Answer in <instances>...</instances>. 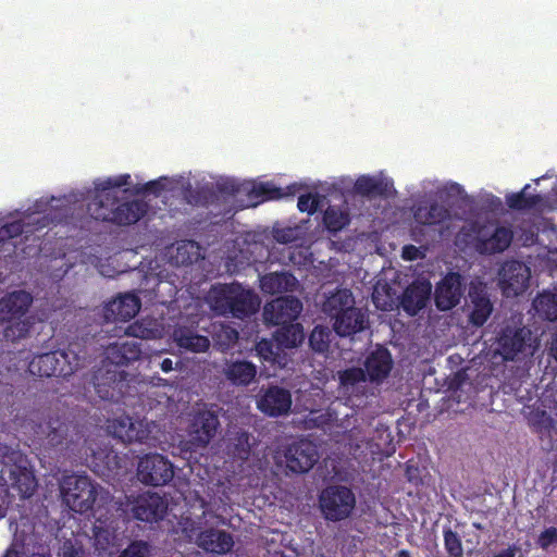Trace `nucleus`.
<instances>
[{
    "mask_svg": "<svg viewBox=\"0 0 557 557\" xmlns=\"http://www.w3.org/2000/svg\"><path fill=\"white\" fill-rule=\"evenodd\" d=\"M535 314L547 321L557 320V295L552 292L540 293L532 301Z\"/></svg>",
    "mask_w": 557,
    "mask_h": 557,
    "instance_id": "34",
    "label": "nucleus"
},
{
    "mask_svg": "<svg viewBox=\"0 0 557 557\" xmlns=\"http://www.w3.org/2000/svg\"><path fill=\"white\" fill-rule=\"evenodd\" d=\"M533 426L535 428L536 432L549 433L554 428V421L550 416H548L545 411H542L539 416V419L533 422Z\"/></svg>",
    "mask_w": 557,
    "mask_h": 557,
    "instance_id": "50",
    "label": "nucleus"
},
{
    "mask_svg": "<svg viewBox=\"0 0 557 557\" xmlns=\"http://www.w3.org/2000/svg\"><path fill=\"white\" fill-rule=\"evenodd\" d=\"M188 247H193L191 242L183 243L182 245H178V247L176 249L177 250V256L175 257L177 263L187 264V263H191L193 262V259H191V257L189 255L185 256V253L187 252V248Z\"/></svg>",
    "mask_w": 557,
    "mask_h": 557,
    "instance_id": "54",
    "label": "nucleus"
},
{
    "mask_svg": "<svg viewBox=\"0 0 557 557\" xmlns=\"http://www.w3.org/2000/svg\"><path fill=\"white\" fill-rule=\"evenodd\" d=\"M319 507L326 521H343L349 518L355 510L356 495L348 486L329 485L319 495Z\"/></svg>",
    "mask_w": 557,
    "mask_h": 557,
    "instance_id": "5",
    "label": "nucleus"
},
{
    "mask_svg": "<svg viewBox=\"0 0 557 557\" xmlns=\"http://www.w3.org/2000/svg\"><path fill=\"white\" fill-rule=\"evenodd\" d=\"M355 189L359 195L367 197L384 196L387 191V184L382 180L363 175L356 181Z\"/></svg>",
    "mask_w": 557,
    "mask_h": 557,
    "instance_id": "38",
    "label": "nucleus"
},
{
    "mask_svg": "<svg viewBox=\"0 0 557 557\" xmlns=\"http://www.w3.org/2000/svg\"><path fill=\"white\" fill-rule=\"evenodd\" d=\"M69 431V422L59 414L49 416L47 420L38 423L35 429V433L41 440H46L47 444L51 447L62 444L67 437Z\"/></svg>",
    "mask_w": 557,
    "mask_h": 557,
    "instance_id": "24",
    "label": "nucleus"
},
{
    "mask_svg": "<svg viewBox=\"0 0 557 557\" xmlns=\"http://www.w3.org/2000/svg\"><path fill=\"white\" fill-rule=\"evenodd\" d=\"M331 331L326 326L317 325L309 335V346L315 352H326L330 348Z\"/></svg>",
    "mask_w": 557,
    "mask_h": 557,
    "instance_id": "40",
    "label": "nucleus"
},
{
    "mask_svg": "<svg viewBox=\"0 0 557 557\" xmlns=\"http://www.w3.org/2000/svg\"><path fill=\"white\" fill-rule=\"evenodd\" d=\"M432 284L429 281H414L406 287L400 298L403 310L413 317L430 301Z\"/></svg>",
    "mask_w": 557,
    "mask_h": 557,
    "instance_id": "20",
    "label": "nucleus"
},
{
    "mask_svg": "<svg viewBox=\"0 0 557 557\" xmlns=\"http://www.w3.org/2000/svg\"><path fill=\"white\" fill-rule=\"evenodd\" d=\"M70 355H74L69 350H54L36 355L29 362V372L41 377H67L73 374L79 367V361L73 356L74 363L70 360Z\"/></svg>",
    "mask_w": 557,
    "mask_h": 557,
    "instance_id": "7",
    "label": "nucleus"
},
{
    "mask_svg": "<svg viewBox=\"0 0 557 557\" xmlns=\"http://www.w3.org/2000/svg\"><path fill=\"white\" fill-rule=\"evenodd\" d=\"M225 333L231 342H235L238 338V333L232 327H227Z\"/></svg>",
    "mask_w": 557,
    "mask_h": 557,
    "instance_id": "64",
    "label": "nucleus"
},
{
    "mask_svg": "<svg viewBox=\"0 0 557 557\" xmlns=\"http://www.w3.org/2000/svg\"><path fill=\"white\" fill-rule=\"evenodd\" d=\"M113 540L114 535L110 530L98 525L94 527V545L96 550L99 553L107 552L113 544Z\"/></svg>",
    "mask_w": 557,
    "mask_h": 557,
    "instance_id": "44",
    "label": "nucleus"
},
{
    "mask_svg": "<svg viewBox=\"0 0 557 557\" xmlns=\"http://www.w3.org/2000/svg\"><path fill=\"white\" fill-rule=\"evenodd\" d=\"M141 343L124 341L109 344L104 349L106 360L113 367H127L141 356Z\"/></svg>",
    "mask_w": 557,
    "mask_h": 557,
    "instance_id": "21",
    "label": "nucleus"
},
{
    "mask_svg": "<svg viewBox=\"0 0 557 557\" xmlns=\"http://www.w3.org/2000/svg\"><path fill=\"white\" fill-rule=\"evenodd\" d=\"M465 308L469 322L474 326H483L493 311L487 284L475 277L470 281L468 293L465 297Z\"/></svg>",
    "mask_w": 557,
    "mask_h": 557,
    "instance_id": "9",
    "label": "nucleus"
},
{
    "mask_svg": "<svg viewBox=\"0 0 557 557\" xmlns=\"http://www.w3.org/2000/svg\"><path fill=\"white\" fill-rule=\"evenodd\" d=\"M444 540H445V547L447 550L448 556L453 557V529L446 528L444 530Z\"/></svg>",
    "mask_w": 557,
    "mask_h": 557,
    "instance_id": "56",
    "label": "nucleus"
},
{
    "mask_svg": "<svg viewBox=\"0 0 557 557\" xmlns=\"http://www.w3.org/2000/svg\"><path fill=\"white\" fill-rule=\"evenodd\" d=\"M8 239L15 238L24 232V222L15 220L2 225Z\"/></svg>",
    "mask_w": 557,
    "mask_h": 557,
    "instance_id": "52",
    "label": "nucleus"
},
{
    "mask_svg": "<svg viewBox=\"0 0 557 557\" xmlns=\"http://www.w3.org/2000/svg\"><path fill=\"white\" fill-rule=\"evenodd\" d=\"M368 326L366 313L357 308L346 307V311L333 319V330L341 337H347L364 331Z\"/></svg>",
    "mask_w": 557,
    "mask_h": 557,
    "instance_id": "22",
    "label": "nucleus"
},
{
    "mask_svg": "<svg viewBox=\"0 0 557 557\" xmlns=\"http://www.w3.org/2000/svg\"><path fill=\"white\" fill-rule=\"evenodd\" d=\"M63 557H84V552L74 546L64 547Z\"/></svg>",
    "mask_w": 557,
    "mask_h": 557,
    "instance_id": "59",
    "label": "nucleus"
},
{
    "mask_svg": "<svg viewBox=\"0 0 557 557\" xmlns=\"http://www.w3.org/2000/svg\"><path fill=\"white\" fill-rule=\"evenodd\" d=\"M174 339L180 348L191 352H205L210 347V341L207 336L199 335L188 327L176 329Z\"/></svg>",
    "mask_w": 557,
    "mask_h": 557,
    "instance_id": "30",
    "label": "nucleus"
},
{
    "mask_svg": "<svg viewBox=\"0 0 557 557\" xmlns=\"http://www.w3.org/2000/svg\"><path fill=\"white\" fill-rule=\"evenodd\" d=\"M219 190L224 194L235 195L238 191V186L233 182H225L219 185Z\"/></svg>",
    "mask_w": 557,
    "mask_h": 557,
    "instance_id": "57",
    "label": "nucleus"
},
{
    "mask_svg": "<svg viewBox=\"0 0 557 557\" xmlns=\"http://www.w3.org/2000/svg\"><path fill=\"white\" fill-rule=\"evenodd\" d=\"M530 187V185H525L523 189L519 193H512L506 196V203L512 210H529L536 207L542 198L540 195H525V190Z\"/></svg>",
    "mask_w": 557,
    "mask_h": 557,
    "instance_id": "39",
    "label": "nucleus"
},
{
    "mask_svg": "<svg viewBox=\"0 0 557 557\" xmlns=\"http://www.w3.org/2000/svg\"><path fill=\"white\" fill-rule=\"evenodd\" d=\"M210 300L216 312L223 315L231 314L237 319L250 317L260 307L259 297L237 282L212 286Z\"/></svg>",
    "mask_w": 557,
    "mask_h": 557,
    "instance_id": "4",
    "label": "nucleus"
},
{
    "mask_svg": "<svg viewBox=\"0 0 557 557\" xmlns=\"http://www.w3.org/2000/svg\"><path fill=\"white\" fill-rule=\"evenodd\" d=\"M256 349L258 355L267 360L271 361L273 364H277L280 368H285L287 366V360L284 357V360H280L277 357L276 342H272L271 339H261L257 343Z\"/></svg>",
    "mask_w": 557,
    "mask_h": 557,
    "instance_id": "41",
    "label": "nucleus"
},
{
    "mask_svg": "<svg viewBox=\"0 0 557 557\" xmlns=\"http://www.w3.org/2000/svg\"><path fill=\"white\" fill-rule=\"evenodd\" d=\"M197 545L208 553L224 555L232 550L234 540L231 533L210 528L198 534Z\"/></svg>",
    "mask_w": 557,
    "mask_h": 557,
    "instance_id": "25",
    "label": "nucleus"
},
{
    "mask_svg": "<svg viewBox=\"0 0 557 557\" xmlns=\"http://www.w3.org/2000/svg\"><path fill=\"white\" fill-rule=\"evenodd\" d=\"M277 325L281 327L274 333L276 349L296 348L304 342L305 333L300 323L289 322Z\"/></svg>",
    "mask_w": 557,
    "mask_h": 557,
    "instance_id": "29",
    "label": "nucleus"
},
{
    "mask_svg": "<svg viewBox=\"0 0 557 557\" xmlns=\"http://www.w3.org/2000/svg\"><path fill=\"white\" fill-rule=\"evenodd\" d=\"M434 302L441 311L453 309V270L450 268H447L443 281L435 287Z\"/></svg>",
    "mask_w": 557,
    "mask_h": 557,
    "instance_id": "35",
    "label": "nucleus"
},
{
    "mask_svg": "<svg viewBox=\"0 0 557 557\" xmlns=\"http://www.w3.org/2000/svg\"><path fill=\"white\" fill-rule=\"evenodd\" d=\"M13 487H15L21 497H30L37 488V480L34 473L26 468H18L13 472Z\"/></svg>",
    "mask_w": 557,
    "mask_h": 557,
    "instance_id": "37",
    "label": "nucleus"
},
{
    "mask_svg": "<svg viewBox=\"0 0 557 557\" xmlns=\"http://www.w3.org/2000/svg\"><path fill=\"white\" fill-rule=\"evenodd\" d=\"M165 181H166L165 177L150 181L145 184L144 191L147 194H152L154 196H159L166 187Z\"/></svg>",
    "mask_w": 557,
    "mask_h": 557,
    "instance_id": "53",
    "label": "nucleus"
},
{
    "mask_svg": "<svg viewBox=\"0 0 557 557\" xmlns=\"http://www.w3.org/2000/svg\"><path fill=\"white\" fill-rule=\"evenodd\" d=\"M220 428L219 416L207 408L195 410L189 418L187 434L195 448H205L214 438Z\"/></svg>",
    "mask_w": 557,
    "mask_h": 557,
    "instance_id": "11",
    "label": "nucleus"
},
{
    "mask_svg": "<svg viewBox=\"0 0 557 557\" xmlns=\"http://www.w3.org/2000/svg\"><path fill=\"white\" fill-rule=\"evenodd\" d=\"M302 311V302L295 296H281L268 302L263 309L267 322L286 324L295 322Z\"/></svg>",
    "mask_w": 557,
    "mask_h": 557,
    "instance_id": "15",
    "label": "nucleus"
},
{
    "mask_svg": "<svg viewBox=\"0 0 557 557\" xmlns=\"http://www.w3.org/2000/svg\"><path fill=\"white\" fill-rule=\"evenodd\" d=\"M251 435L242 429L231 432L227 440V453L234 459L246 461L251 454Z\"/></svg>",
    "mask_w": 557,
    "mask_h": 557,
    "instance_id": "32",
    "label": "nucleus"
},
{
    "mask_svg": "<svg viewBox=\"0 0 557 557\" xmlns=\"http://www.w3.org/2000/svg\"><path fill=\"white\" fill-rule=\"evenodd\" d=\"M350 223L348 211L329 206L323 213V224L330 233H337Z\"/></svg>",
    "mask_w": 557,
    "mask_h": 557,
    "instance_id": "36",
    "label": "nucleus"
},
{
    "mask_svg": "<svg viewBox=\"0 0 557 557\" xmlns=\"http://www.w3.org/2000/svg\"><path fill=\"white\" fill-rule=\"evenodd\" d=\"M160 368L163 372L169 373L173 370V361L170 358H164L160 363Z\"/></svg>",
    "mask_w": 557,
    "mask_h": 557,
    "instance_id": "61",
    "label": "nucleus"
},
{
    "mask_svg": "<svg viewBox=\"0 0 557 557\" xmlns=\"http://www.w3.org/2000/svg\"><path fill=\"white\" fill-rule=\"evenodd\" d=\"M536 543L542 549H547L550 545L557 543V528L549 527L542 531Z\"/></svg>",
    "mask_w": 557,
    "mask_h": 557,
    "instance_id": "48",
    "label": "nucleus"
},
{
    "mask_svg": "<svg viewBox=\"0 0 557 557\" xmlns=\"http://www.w3.org/2000/svg\"><path fill=\"white\" fill-rule=\"evenodd\" d=\"M149 553V544L145 541H133L119 557H146Z\"/></svg>",
    "mask_w": 557,
    "mask_h": 557,
    "instance_id": "47",
    "label": "nucleus"
},
{
    "mask_svg": "<svg viewBox=\"0 0 557 557\" xmlns=\"http://www.w3.org/2000/svg\"><path fill=\"white\" fill-rule=\"evenodd\" d=\"M354 305L355 298L349 289H337L326 298L323 310L333 320L346 311V307H352Z\"/></svg>",
    "mask_w": 557,
    "mask_h": 557,
    "instance_id": "33",
    "label": "nucleus"
},
{
    "mask_svg": "<svg viewBox=\"0 0 557 557\" xmlns=\"http://www.w3.org/2000/svg\"><path fill=\"white\" fill-rule=\"evenodd\" d=\"M129 175L95 184V196L87 205L90 216L97 221L120 226L132 225L147 213V205L140 200L121 201L116 188L127 184Z\"/></svg>",
    "mask_w": 557,
    "mask_h": 557,
    "instance_id": "1",
    "label": "nucleus"
},
{
    "mask_svg": "<svg viewBox=\"0 0 557 557\" xmlns=\"http://www.w3.org/2000/svg\"><path fill=\"white\" fill-rule=\"evenodd\" d=\"M61 495L72 511L86 513L92 509L98 492L87 475L72 474L63 479Z\"/></svg>",
    "mask_w": 557,
    "mask_h": 557,
    "instance_id": "6",
    "label": "nucleus"
},
{
    "mask_svg": "<svg viewBox=\"0 0 557 557\" xmlns=\"http://www.w3.org/2000/svg\"><path fill=\"white\" fill-rule=\"evenodd\" d=\"M8 508V493L4 488H0V519L5 516Z\"/></svg>",
    "mask_w": 557,
    "mask_h": 557,
    "instance_id": "58",
    "label": "nucleus"
},
{
    "mask_svg": "<svg viewBox=\"0 0 557 557\" xmlns=\"http://www.w3.org/2000/svg\"><path fill=\"white\" fill-rule=\"evenodd\" d=\"M499 286L506 297H515L522 294L530 280V269L521 261H506L499 272Z\"/></svg>",
    "mask_w": 557,
    "mask_h": 557,
    "instance_id": "14",
    "label": "nucleus"
},
{
    "mask_svg": "<svg viewBox=\"0 0 557 557\" xmlns=\"http://www.w3.org/2000/svg\"><path fill=\"white\" fill-rule=\"evenodd\" d=\"M414 220L423 225H437L449 218V211L437 202H425L418 206L414 211Z\"/></svg>",
    "mask_w": 557,
    "mask_h": 557,
    "instance_id": "31",
    "label": "nucleus"
},
{
    "mask_svg": "<svg viewBox=\"0 0 557 557\" xmlns=\"http://www.w3.org/2000/svg\"><path fill=\"white\" fill-rule=\"evenodd\" d=\"M33 223L37 225V228H42L49 224V218L48 215H42L41 218L33 219Z\"/></svg>",
    "mask_w": 557,
    "mask_h": 557,
    "instance_id": "62",
    "label": "nucleus"
},
{
    "mask_svg": "<svg viewBox=\"0 0 557 557\" xmlns=\"http://www.w3.org/2000/svg\"><path fill=\"white\" fill-rule=\"evenodd\" d=\"M140 306V299L135 294H122L104 304L102 315L106 322H126L138 313Z\"/></svg>",
    "mask_w": 557,
    "mask_h": 557,
    "instance_id": "18",
    "label": "nucleus"
},
{
    "mask_svg": "<svg viewBox=\"0 0 557 557\" xmlns=\"http://www.w3.org/2000/svg\"><path fill=\"white\" fill-rule=\"evenodd\" d=\"M516 552H517V548L515 546H510V547L503 549L499 553L495 554L494 557H515Z\"/></svg>",
    "mask_w": 557,
    "mask_h": 557,
    "instance_id": "60",
    "label": "nucleus"
},
{
    "mask_svg": "<svg viewBox=\"0 0 557 557\" xmlns=\"http://www.w3.org/2000/svg\"><path fill=\"white\" fill-rule=\"evenodd\" d=\"M20 451L12 445L0 442V463L8 465L15 462L18 458Z\"/></svg>",
    "mask_w": 557,
    "mask_h": 557,
    "instance_id": "49",
    "label": "nucleus"
},
{
    "mask_svg": "<svg viewBox=\"0 0 557 557\" xmlns=\"http://www.w3.org/2000/svg\"><path fill=\"white\" fill-rule=\"evenodd\" d=\"M473 247L480 255L504 252L512 243L513 231L510 226L498 224H478L473 227Z\"/></svg>",
    "mask_w": 557,
    "mask_h": 557,
    "instance_id": "8",
    "label": "nucleus"
},
{
    "mask_svg": "<svg viewBox=\"0 0 557 557\" xmlns=\"http://www.w3.org/2000/svg\"><path fill=\"white\" fill-rule=\"evenodd\" d=\"M296 284V277L287 272H274L260 276V288L264 294L292 292Z\"/></svg>",
    "mask_w": 557,
    "mask_h": 557,
    "instance_id": "28",
    "label": "nucleus"
},
{
    "mask_svg": "<svg viewBox=\"0 0 557 557\" xmlns=\"http://www.w3.org/2000/svg\"><path fill=\"white\" fill-rule=\"evenodd\" d=\"M250 196L264 201L280 199L285 196V194L283 193L282 188L276 187L270 182H267L255 184L250 190Z\"/></svg>",
    "mask_w": 557,
    "mask_h": 557,
    "instance_id": "42",
    "label": "nucleus"
},
{
    "mask_svg": "<svg viewBox=\"0 0 557 557\" xmlns=\"http://www.w3.org/2000/svg\"><path fill=\"white\" fill-rule=\"evenodd\" d=\"M463 194H465L463 187L460 184L455 182V203L457 202L458 198H463Z\"/></svg>",
    "mask_w": 557,
    "mask_h": 557,
    "instance_id": "63",
    "label": "nucleus"
},
{
    "mask_svg": "<svg viewBox=\"0 0 557 557\" xmlns=\"http://www.w3.org/2000/svg\"><path fill=\"white\" fill-rule=\"evenodd\" d=\"M34 301L33 295L24 289L13 290L0 298V324L7 342H18L28 336L33 326L27 317Z\"/></svg>",
    "mask_w": 557,
    "mask_h": 557,
    "instance_id": "3",
    "label": "nucleus"
},
{
    "mask_svg": "<svg viewBox=\"0 0 557 557\" xmlns=\"http://www.w3.org/2000/svg\"><path fill=\"white\" fill-rule=\"evenodd\" d=\"M257 407L269 417L276 418L287 414L292 407V394L284 387L270 385L261 391Z\"/></svg>",
    "mask_w": 557,
    "mask_h": 557,
    "instance_id": "17",
    "label": "nucleus"
},
{
    "mask_svg": "<svg viewBox=\"0 0 557 557\" xmlns=\"http://www.w3.org/2000/svg\"><path fill=\"white\" fill-rule=\"evenodd\" d=\"M408 481L413 484H429L430 475L420 460H409L407 467Z\"/></svg>",
    "mask_w": 557,
    "mask_h": 557,
    "instance_id": "43",
    "label": "nucleus"
},
{
    "mask_svg": "<svg viewBox=\"0 0 557 557\" xmlns=\"http://www.w3.org/2000/svg\"><path fill=\"white\" fill-rule=\"evenodd\" d=\"M127 507L134 519L152 523L165 517L168 500L158 493L146 492L127 497Z\"/></svg>",
    "mask_w": 557,
    "mask_h": 557,
    "instance_id": "10",
    "label": "nucleus"
},
{
    "mask_svg": "<svg viewBox=\"0 0 557 557\" xmlns=\"http://www.w3.org/2000/svg\"><path fill=\"white\" fill-rule=\"evenodd\" d=\"M320 205V197L318 194H305L298 198L297 207L300 212L313 214L317 212Z\"/></svg>",
    "mask_w": 557,
    "mask_h": 557,
    "instance_id": "46",
    "label": "nucleus"
},
{
    "mask_svg": "<svg viewBox=\"0 0 557 557\" xmlns=\"http://www.w3.org/2000/svg\"><path fill=\"white\" fill-rule=\"evenodd\" d=\"M124 334L129 337H134L137 339H148L153 336V331L150 327H147L143 322L135 321L134 323L127 325L124 330Z\"/></svg>",
    "mask_w": 557,
    "mask_h": 557,
    "instance_id": "45",
    "label": "nucleus"
},
{
    "mask_svg": "<svg viewBox=\"0 0 557 557\" xmlns=\"http://www.w3.org/2000/svg\"><path fill=\"white\" fill-rule=\"evenodd\" d=\"M223 373L227 381L235 386H248L257 375V367L246 360L227 362Z\"/></svg>",
    "mask_w": 557,
    "mask_h": 557,
    "instance_id": "27",
    "label": "nucleus"
},
{
    "mask_svg": "<svg viewBox=\"0 0 557 557\" xmlns=\"http://www.w3.org/2000/svg\"><path fill=\"white\" fill-rule=\"evenodd\" d=\"M109 428L113 435L124 443H143L150 434L147 424H144L143 421H134L128 416L114 419Z\"/></svg>",
    "mask_w": 557,
    "mask_h": 557,
    "instance_id": "23",
    "label": "nucleus"
},
{
    "mask_svg": "<svg viewBox=\"0 0 557 557\" xmlns=\"http://www.w3.org/2000/svg\"><path fill=\"white\" fill-rule=\"evenodd\" d=\"M126 372L117 369H110L108 366L98 369L94 373L92 382L97 395L103 400L117 401Z\"/></svg>",
    "mask_w": 557,
    "mask_h": 557,
    "instance_id": "16",
    "label": "nucleus"
},
{
    "mask_svg": "<svg viewBox=\"0 0 557 557\" xmlns=\"http://www.w3.org/2000/svg\"><path fill=\"white\" fill-rule=\"evenodd\" d=\"M286 469L296 474L309 472L319 460L317 445L307 438L294 441L284 449Z\"/></svg>",
    "mask_w": 557,
    "mask_h": 557,
    "instance_id": "13",
    "label": "nucleus"
},
{
    "mask_svg": "<svg viewBox=\"0 0 557 557\" xmlns=\"http://www.w3.org/2000/svg\"><path fill=\"white\" fill-rule=\"evenodd\" d=\"M425 257V253L421 248L414 245H405L401 250V258L406 261H414Z\"/></svg>",
    "mask_w": 557,
    "mask_h": 557,
    "instance_id": "51",
    "label": "nucleus"
},
{
    "mask_svg": "<svg viewBox=\"0 0 557 557\" xmlns=\"http://www.w3.org/2000/svg\"><path fill=\"white\" fill-rule=\"evenodd\" d=\"M339 389L348 397H363L368 393L366 372L360 367H350L338 371Z\"/></svg>",
    "mask_w": 557,
    "mask_h": 557,
    "instance_id": "26",
    "label": "nucleus"
},
{
    "mask_svg": "<svg viewBox=\"0 0 557 557\" xmlns=\"http://www.w3.org/2000/svg\"><path fill=\"white\" fill-rule=\"evenodd\" d=\"M536 347L531 330L521 320L509 319L495 329L491 350L504 362H522L534 355Z\"/></svg>",
    "mask_w": 557,
    "mask_h": 557,
    "instance_id": "2",
    "label": "nucleus"
},
{
    "mask_svg": "<svg viewBox=\"0 0 557 557\" xmlns=\"http://www.w3.org/2000/svg\"><path fill=\"white\" fill-rule=\"evenodd\" d=\"M393 366L391 351L379 346L366 357L362 369L370 383L380 385L389 376Z\"/></svg>",
    "mask_w": 557,
    "mask_h": 557,
    "instance_id": "19",
    "label": "nucleus"
},
{
    "mask_svg": "<svg viewBox=\"0 0 557 557\" xmlns=\"http://www.w3.org/2000/svg\"><path fill=\"white\" fill-rule=\"evenodd\" d=\"M461 285L462 276L459 272L455 271V307L459 305L460 298L462 296Z\"/></svg>",
    "mask_w": 557,
    "mask_h": 557,
    "instance_id": "55",
    "label": "nucleus"
},
{
    "mask_svg": "<svg viewBox=\"0 0 557 557\" xmlns=\"http://www.w3.org/2000/svg\"><path fill=\"white\" fill-rule=\"evenodd\" d=\"M137 476L146 485L163 486L174 476L173 463L160 454H148L140 458Z\"/></svg>",
    "mask_w": 557,
    "mask_h": 557,
    "instance_id": "12",
    "label": "nucleus"
}]
</instances>
